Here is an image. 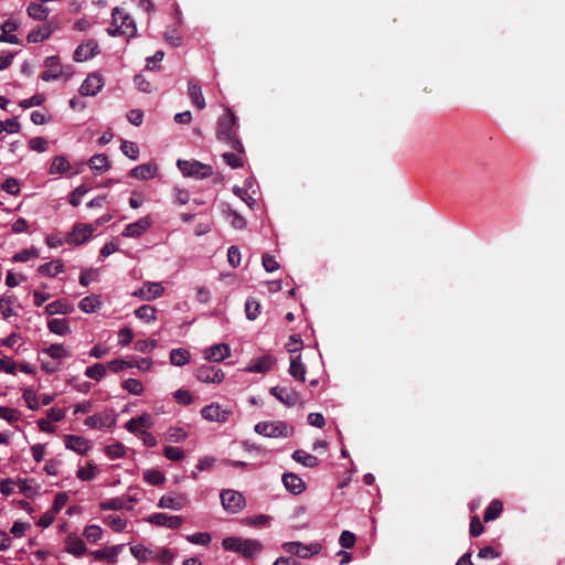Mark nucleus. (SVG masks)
<instances>
[{
  "mask_svg": "<svg viewBox=\"0 0 565 565\" xmlns=\"http://www.w3.org/2000/svg\"><path fill=\"white\" fill-rule=\"evenodd\" d=\"M88 167L95 174H102L109 170L110 163L106 154L99 153L88 160Z\"/></svg>",
  "mask_w": 565,
  "mask_h": 565,
  "instance_id": "obj_30",
  "label": "nucleus"
},
{
  "mask_svg": "<svg viewBox=\"0 0 565 565\" xmlns=\"http://www.w3.org/2000/svg\"><path fill=\"white\" fill-rule=\"evenodd\" d=\"M185 540L191 544L209 545L211 543V535L207 532H196L185 536Z\"/></svg>",
  "mask_w": 565,
  "mask_h": 565,
  "instance_id": "obj_54",
  "label": "nucleus"
},
{
  "mask_svg": "<svg viewBox=\"0 0 565 565\" xmlns=\"http://www.w3.org/2000/svg\"><path fill=\"white\" fill-rule=\"evenodd\" d=\"M86 545L84 541L77 536L68 535L65 539V552L74 556H81L86 553Z\"/></svg>",
  "mask_w": 565,
  "mask_h": 565,
  "instance_id": "obj_26",
  "label": "nucleus"
},
{
  "mask_svg": "<svg viewBox=\"0 0 565 565\" xmlns=\"http://www.w3.org/2000/svg\"><path fill=\"white\" fill-rule=\"evenodd\" d=\"M291 457L295 461H297L308 468H313V467L318 466V463H319V460L316 456H313L305 450H301V449L295 450L292 452Z\"/></svg>",
  "mask_w": 565,
  "mask_h": 565,
  "instance_id": "obj_37",
  "label": "nucleus"
},
{
  "mask_svg": "<svg viewBox=\"0 0 565 565\" xmlns=\"http://www.w3.org/2000/svg\"><path fill=\"white\" fill-rule=\"evenodd\" d=\"M276 364V359L273 355H263L257 359H253L244 371L247 373H266L273 369Z\"/></svg>",
  "mask_w": 565,
  "mask_h": 565,
  "instance_id": "obj_17",
  "label": "nucleus"
},
{
  "mask_svg": "<svg viewBox=\"0 0 565 565\" xmlns=\"http://www.w3.org/2000/svg\"><path fill=\"white\" fill-rule=\"evenodd\" d=\"M152 225L150 216H143L138 221L126 225L122 231V236L137 238L143 235Z\"/></svg>",
  "mask_w": 565,
  "mask_h": 565,
  "instance_id": "obj_15",
  "label": "nucleus"
},
{
  "mask_svg": "<svg viewBox=\"0 0 565 565\" xmlns=\"http://www.w3.org/2000/svg\"><path fill=\"white\" fill-rule=\"evenodd\" d=\"M237 153L233 152H224L222 154L223 160L226 162L227 166H230L233 169H237L244 166L243 159L239 156L241 152L236 151Z\"/></svg>",
  "mask_w": 565,
  "mask_h": 565,
  "instance_id": "obj_60",
  "label": "nucleus"
},
{
  "mask_svg": "<svg viewBox=\"0 0 565 565\" xmlns=\"http://www.w3.org/2000/svg\"><path fill=\"white\" fill-rule=\"evenodd\" d=\"M105 452L106 455L110 458V459H119V458H122L125 457L126 455V448L122 444L120 443H115V444H111V445H108L106 448H105Z\"/></svg>",
  "mask_w": 565,
  "mask_h": 565,
  "instance_id": "obj_55",
  "label": "nucleus"
},
{
  "mask_svg": "<svg viewBox=\"0 0 565 565\" xmlns=\"http://www.w3.org/2000/svg\"><path fill=\"white\" fill-rule=\"evenodd\" d=\"M73 306L65 300L52 301L45 307V312L49 316L54 315H68L73 311Z\"/></svg>",
  "mask_w": 565,
  "mask_h": 565,
  "instance_id": "obj_32",
  "label": "nucleus"
},
{
  "mask_svg": "<svg viewBox=\"0 0 565 565\" xmlns=\"http://www.w3.org/2000/svg\"><path fill=\"white\" fill-rule=\"evenodd\" d=\"M65 447L72 451H75L79 455H85L90 449L89 440L85 439L82 436L77 435H65Z\"/></svg>",
  "mask_w": 565,
  "mask_h": 565,
  "instance_id": "obj_20",
  "label": "nucleus"
},
{
  "mask_svg": "<svg viewBox=\"0 0 565 565\" xmlns=\"http://www.w3.org/2000/svg\"><path fill=\"white\" fill-rule=\"evenodd\" d=\"M145 521L168 529H179L183 523V519L180 515H168L166 513H153L147 516Z\"/></svg>",
  "mask_w": 565,
  "mask_h": 565,
  "instance_id": "obj_13",
  "label": "nucleus"
},
{
  "mask_svg": "<svg viewBox=\"0 0 565 565\" xmlns=\"http://www.w3.org/2000/svg\"><path fill=\"white\" fill-rule=\"evenodd\" d=\"M143 479L152 486H159L163 483L164 476L158 470L148 469L143 472Z\"/></svg>",
  "mask_w": 565,
  "mask_h": 565,
  "instance_id": "obj_59",
  "label": "nucleus"
},
{
  "mask_svg": "<svg viewBox=\"0 0 565 565\" xmlns=\"http://www.w3.org/2000/svg\"><path fill=\"white\" fill-rule=\"evenodd\" d=\"M174 559V554L168 547H161L154 551L153 561H158L161 564L170 565Z\"/></svg>",
  "mask_w": 565,
  "mask_h": 565,
  "instance_id": "obj_52",
  "label": "nucleus"
},
{
  "mask_svg": "<svg viewBox=\"0 0 565 565\" xmlns=\"http://www.w3.org/2000/svg\"><path fill=\"white\" fill-rule=\"evenodd\" d=\"M271 396L284 404L287 407H294L296 405H302L303 401L300 394L291 387L286 386H273L269 390Z\"/></svg>",
  "mask_w": 565,
  "mask_h": 565,
  "instance_id": "obj_7",
  "label": "nucleus"
},
{
  "mask_svg": "<svg viewBox=\"0 0 565 565\" xmlns=\"http://www.w3.org/2000/svg\"><path fill=\"white\" fill-rule=\"evenodd\" d=\"M220 499L223 509L232 514L241 512L246 505L244 495L236 490H222L220 493Z\"/></svg>",
  "mask_w": 565,
  "mask_h": 565,
  "instance_id": "obj_6",
  "label": "nucleus"
},
{
  "mask_svg": "<svg viewBox=\"0 0 565 565\" xmlns=\"http://www.w3.org/2000/svg\"><path fill=\"white\" fill-rule=\"evenodd\" d=\"M1 189L9 194L18 195L20 193V183L15 178H7L1 184Z\"/></svg>",
  "mask_w": 565,
  "mask_h": 565,
  "instance_id": "obj_62",
  "label": "nucleus"
},
{
  "mask_svg": "<svg viewBox=\"0 0 565 565\" xmlns=\"http://www.w3.org/2000/svg\"><path fill=\"white\" fill-rule=\"evenodd\" d=\"M158 507L161 508V509H171V510H181L182 507H183V503L181 500L172 497V495H169V494H166V495H162L158 502Z\"/></svg>",
  "mask_w": 565,
  "mask_h": 565,
  "instance_id": "obj_44",
  "label": "nucleus"
},
{
  "mask_svg": "<svg viewBox=\"0 0 565 565\" xmlns=\"http://www.w3.org/2000/svg\"><path fill=\"white\" fill-rule=\"evenodd\" d=\"M255 431L268 438L289 437L294 429L285 422H259L255 425Z\"/></svg>",
  "mask_w": 565,
  "mask_h": 565,
  "instance_id": "obj_4",
  "label": "nucleus"
},
{
  "mask_svg": "<svg viewBox=\"0 0 565 565\" xmlns=\"http://www.w3.org/2000/svg\"><path fill=\"white\" fill-rule=\"evenodd\" d=\"M177 167L184 177L203 180L213 174L211 166L202 163L198 160H182L177 161Z\"/></svg>",
  "mask_w": 565,
  "mask_h": 565,
  "instance_id": "obj_3",
  "label": "nucleus"
},
{
  "mask_svg": "<svg viewBox=\"0 0 565 565\" xmlns=\"http://www.w3.org/2000/svg\"><path fill=\"white\" fill-rule=\"evenodd\" d=\"M104 86V79L100 75L93 73L89 74L79 87V94L82 96H95Z\"/></svg>",
  "mask_w": 565,
  "mask_h": 565,
  "instance_id": "obj_14",
  "label": "nucleus"
},
{
  "mask_svg": "<svg viewBox=\"0 0 565 565\" xmlns=\"http://www.w3.org/2000/svg\"><path fill=\"white\" fill-rule=\"evenodd\" d=\"M89 191V189L85 185L77 186L74 191L71 192L68 196V202L72 206H78L81 204L82 198Z\"/></svg>",
  "mask_w": 565,
  "mask_h": 565,
  "instance_id": "obj_63",
  "label": "nucleus"
},
{
  "mask_svg": "<svg viewBox=\"0 0 565 565\" xmlns=\"http://www.w3.org/2000/svg\"><path fill=\"white\" fill-rule=\"evenodd\" d=\"M153 426V420L151 415L145 413L138 417H134L129 419L125 424V428L135 435H140V431L147 430Z\"/></svg>",
  "mask_w": 565,
  "mask_h": 565,
  "instance_id": "obj_19",
  "label": "nucleus"
},
{
  "mask_svg": "<svg viewBox=\"0 0 565 565\" xmlns=\"http://www.w3.org/2000/svg\"><path fill=\"white\" fill-rule=\"evenodd\" d=\"M47 328L52 333L57 335H66L71 333V327L66 319L54 318L47 322Z\"/></svg>",
  "mask_w": 565,
  "mask_h": 565,
  "instance_id": "obj_35",
  "label": "nucleus"
},
{
  "mask_svg": "<svg viewBox=\"0 0 565 565\" xmlns=\"http://www.w3.org/2000/svg\"><path fill=\"white\" fill-rule=\"evenodd\" d=\"M96 231L94 224L76 223L68 233L65 242L73 246H78L87 242Z\"/></svg>",
  "mask_w": 565,
  "mask_h": 565,
  "instance_id": "obj_9",
  "label": "nucleus"
},
{
  "mask_svg": "<svg viewBox=\"0 0 565 565\" xmlns=\"http://www.w3.org/2000/svg\"><path fill=\"white\" fill-rule=\"evenodd\" d=\"M201 415L207 422L225 423L232 415V411L217 403H212L201 409Z\"/></svg>",
  "mask_w": 565,
  "mask_h": 565,
  "instance_id": "obj_11",
  "label": "nucleus"
},
{
  "mask_svg": "<svg viewBox=\"0 0 565 565\" xmlns=\"http://www.w3.org/2000/svg\"><path fill=\"white\" fill-rule=\"evenodd\" d=\"M135 499L129 497L127 500L122 498H111L99 504L100 510H131Z\"/></svg>",
  "mask_w": 565,
  "mask_h": 565,
  "instance_id": "obj_23",
  "label": "nucleus"
},
{
  "mask_svg": "<svg viewBox=\"0 0 565 565\" xmlns=\"http://www.w3.org/2000/svg\"><path fill=\"white\" fill-rule=\"evenodd\" d=\"M85 375L95 381H100L106 375V366L102 363H95L86 367Z\"/></svg>",
  "mask_w": 565,
  "mask_h": 565,
  "instance_id": "obj_49",
  "label": "nucleus"
},
{
  "mask_svg": "<svg viewBox=\"0 0 565 565\" xmlns=\"http://www.w3.org/2000/svg\"><path fill=\"white\" fill-rule=\"evenodd\" d=\"M44 64L47 70L41 74L42 81L50 82L57 79L61 76V72L58 71V58L56 56L46 57Z\"/></svg>",
  "mask_w": 565,
  "mask_h": 565,
  "instance_id": "obj_27",
  "label": "nucleus"
},
{
  "mask_svg": "<svg viewBox=\"0 0 565 565\" xmlns=\"http://www.w3.org/2000/svg\"><path fill=\"white\" fill-rule=\"evenodd\" d=\"M113 21L117 28L110 32L111 35L120 34L128 39L136 35L137 28L135 21L119 8H115L113 10Z\"/></svg>",
  "mask_w": 565,
  "mask_h": 565,
  "instance_id": "obj_5",
  "label": "nucleus"
},
{
  "mask_svg": "<svg viewBox=\"0 0 565 565\" xmlns=\"http://www.w3.org/2000/svg\"><path fill=\"white\" fill-rule=\"evenodd\" d=\"M194 376L198 381L207 384H220L225 379L224 372L220 367L213 365L199 366L194 372Z\"/></svg>",
  "mask_w": 565,
  "mask_h": 565,
  "instance_id": "obj_10",
  "label": "nucleus"
},
{
  "mask_svg": "<svg viewBox=\"0 0 565 565\" xmlns=\"http://www.w3.org/2000/svg\"><path fill=\"white\" fill-rule=\"evenodd\" d=\"M186 437L188 433L179 426L170 427L166 433V439L170 443H180L185 440Z\"/></svg>",
  "mask_w": 565,
  "mask_h": 565,
  "instance_id": "obj_47",
  "label": "nucleus"
},
{
  "mask_svg": "<svg viewBox=\"0 0 565 565\" xmlns=\"http://www.w3.org/2000/svg\"><path fill=\"white\" fill-rule=\"evenodd\" d=\"M233 192L236 196L244 201L250 209H254L257 205V201L248 193L246 189L234 186Z\"/></svg>",
  "mask_w": 565,
  "mask_h": 565,
  "instance_id": "obj_64",
  "label": "nucleus"
},
{
  "mask_svg": "<svg viewBox=\"0 0 565 565\" xmlns=\"http://www.w3.org/2000/svg\"><path fill=\"white\" fill-rule=\"evenodd\" d=\"M135 315L138 319L146 322L156 320V309L152 306L143 305L135 310Z\"/></svg>",
  "mask_w": 565,
  "mask_h": 565,
  "instance_id": "obj_46",
  "label": "nucleus"
},
{
  "mask_svg": "<svg viewBox=\"0 0 565 565\" xmlns=\"http://www.w3.org/2000/svg\"><path fill=\"white\" fill-rule=\"evenodd\" d=\"M98 471V466L90 461L86 466L77 469L76 477L82 481H90L97 476Z\"/></svg>",
  "mask_w": 565,
  "mask_h": 565,
  "instance_id": "obj_41",
  "label": "nucleus"
},
{
  "mask_svg": "<svg viewBox=\"0 0 565 565\" xmlns=\"http://www.w3.org/2000/svg\"><path fill=\"white\" fill-rule=\"evenodd\" d=\"M28 15L35 21H44L50 14V9L40 2H31L26 9Z\"/></svg>",
  "mask_w": 565,
  "mask_h": 565,
  "instance_id": "obj_31",
  "label": "nucleus"
},
{
  "mask_svg": "<svg viewBox=\"0 0 565 565\" xmlns=\"http://www.w3.org/2000/svg\"><path fill=\"white\" fill-rule=\"evenodd\" d=\"M502 503L499 500H493L490 502V504L487 507L483 519L486 522L495 520L500 513L502 512Z\"/></svg>",
  "mask_w": 565,
  "mask_h": 565,
  "instance_id": "obj_43",
  "label": "nucleus"
},
{
  "mask_svg": "<svg viewBox=\"0 0 565 565\" xmlns=\"http://www.w3.org/2000/svg\"><path fill=\"white\" fill-rule=\"evenodd\" d=\"M15 301V297L12 295H4L0 299V311L4 319L13 316L12 305Z\"/></svg>",
  "mask_w": 565,
  "mask_h": 565,
  "instance_id": "obj_50",
  "label": "nucleus"
},
{
  "mask_svg": "<svg viewBox=\"0 0 565 565\" xmlns=\"http://www.w3.org/2000/svg\"><path fill=\"white\" fill-rule=\"evenodd\" d=\"M122 548H124L122 544L113 545V546H108V547H105L102 550L92 551L90 555L96 561H106L109 563H116L118 559V555L120 554Z\"/></svg>",
  "mask_w": 565,
  "mask_h": 565,
  "instance_id": "obj_21",
  "label": "nucleus"
},
{
  "mask_svg": "<svg viewBox=\"0 0 565 565\" xmlns=\"http://www.w3.org/2000/svg\"><path fill=\"white\" fill-rule=\"evenodd\" d=\"M282 548L291 555H296L301 558H309L320 553L321 545L319 543L303 544L295 541L284 543Z\"/></svg>",
  "mask_w": 565,
  "mask_h": 565,
  "instance_id": "obj_8",
  "label": "nucleus"
},
{
  "mask_svg": "<svg viewBox=\"0 0 565 565\" xmlns=\"http://www.w3.org/2000/svg\"><path fill=\"white\" fill-rule=\"evenodd\" d=\"M41 354L47 355L52 360H56L58 362L71 355L70 351H67L62 344H52L47 348H44L41 351Z\"/></svg>",
  "mask_w": 565,
  "mask_h": 565,
  "instance_id": "obj_36",
  "label": "nucleus"
},
{
  "mask_svg": "<svg viewBox=\"0 0 565 565\" xmlns=\"http://www.w3.org/2000/svg\"><path fill=\"white\" fill-rule=\"evenodd\" d=\"M260 303L255 299H247L245 303V315L248 320H255L260 313Z\"/></svg>",
  "mask_w": 565,
  "mask_h": 565,
  "instance_id": "obj_53",
  "label": "nucleus"
},
{
  "mask_svg": "<svg viewBox=\"0 0 565 565\" xmlns=\"http://www.w3.org/2000/svg\"><path fill=\"white\" fill-rule=\"evenodd\" d=\"M98 54V44L94 40H88L82 44H79L73 54V60L75 62H85Z\"/></svg>",
  "mask_w": 565,
  "mask_h": 565,
  "instance_id": "obj_18",
  "label": "nucleus"
},
{
  "mask_svg": "<svg viewBox=\"0 0 565 565\" xmlns=\"http://www.w3.org/2000/svg\"><path fill=\"white\" fill-rule=\"evenodd\" d=\"M226 218L230 221L231 225L234 228L242 230L246 226V221L243 216H241L236 211L232 209H227L224 211Z\"/></svg>",
  "mask_w": 565,
  "mask_h": 565,
  "instance_id": "obj_51",
  "label": "nucleus"
},
{
  "mask_svg": "<svg viewBox=\"0 0 565 565\" xmlns=\"http://www.w3.org/2000/svg\"><path fill=\"white\" fill-rule=\"evenodd\" d=\"M70 170V163L64 156H56L53 158L50 173L51 174H62Z\"/></svg>",
  "mask_w": 565,
  "mask_h": 565,
  "instance_id": "obj_42",
  "label": "nucleus"
},
{
  "mask_svg": "<svg viewBox=\"0 0 565 565\" xmlns=\"http://www.w3.org/2000/svg\"><path fill=\"white\" fill-rule=\"evenodd\" d=\"M100 307L102 300L97 295L84 297L78 303V308L85 313L96 312Z\"/></svg>",
  "mask_w": 565,
  "mask_h": 565,
  "instance_id": "obj_33",
  "label": "nucleus"
},
{
  "mask_svg": "<svg viewBox=\"0 0 565 565\" xmlns=\"http://www.w3.org/2000/svg\"><path fill=\"white\" fill-rule=\"evenodd\" d=\"M289 374L297 381H306V367L300 360V356L291 358L289 365Z\"/></svg>",
  "mask_w": 565,
  "mask_h": 565,
  "instance_id": "obj_39",
  "label": "nucleus"
},
{
  "mask_svg": "<svg viewBox=\"0 0 565 565\" xmlns=\"http://www.w3.org/2000/svg\"><path fill=\"white\" fill-rule=\"evenodd\" d=\"M236 125V118L234 114L226 109L218 120L216 126V137L220 141L227 143L235 151L244 152L243 143L236 138L234 127Z\"/></svg>",
  "mask_w": 565,
  "mask_h": 565,
  "instance_id": "obj_1",
  "label": "nucleus"
},
{
  "mask_svg": "<svg viewBox=\"0 0 565 565\" xmlns=\"http://www.w3.org/2000/svg\"><path fill=\"white\" fill-rule=\"evenodd\" d=\"M105 524H107L113 531L121 532L127 526V520L119 515H108L104 519Z\"/></svg>",
  "mask_w": 565,
  "mask_h": 565,
  "instance_id": "obj_45",
  "label": "nucleus"
},
{
  "mask_svg": "<svg viewBox=\"0 0 565 565\" xmlns=\"http://www.w3.org/2000/svg\"><path fill=\"white\" fill-rule=\"evenodd\" d=\"M130 553L134 557H136L139 562H151L153 561L154 551L142 545L136 544L130 546Z\"/></svg>",
  "mask_w": 565,
  "mask_h": 565,
  "instance_id": "obj_38",
  "label": "nucleus"
},
{
  "mask_svg": "<svg viewBox=\"0 0 565 565\" xmlns=\"http://www.w3.org/2000/svg\"><path fill=\"white\" fill-rule=\"evenodd\" d=\"M270 520L271 518L266 514H257L245 518L243 522L250 526H265L270 522Z\"/></svg>",
  "mask_w": 565,
  "mask_h": 565,
  "instance_id": "obj_58",
  "label": "nucleus"
},
{
  "mask_svg": "<svg viewBox=\"0 0 565 565\" xmlns=\"http://www.w3.org/2000/svg\"><path fill=\"white\" fill-rule=\"evenodd\" d=\"M83 536L92 543L99 541L103 536V529L99 525L92 524L85 526L83 531Z\"/></svg>",
  "mask_w": 565,
  "mask_h": 565,
  "instance_id": "obj_48",
  "label": "nucleus"
},
{
  "mask_svg": "<svg viewBox=\"0 0 565 565\" xmlns=\"http://www.w3.org/2000/svg\"><path fill=\"white\" fill-rule=\"evenodd\" d=\"M39 250L35 247L22 249L18 252L13 257V262L24 263L28 262L31 258L38 257Z\"/></svg>",
  "mask_w": 565,
  "mask_h": 565,
  "instance_id": "obj_61",
  "label": "nucleus"
},
{
  "mask_svg": "<svg viewBox=\"0 0 565 565\" xmlns=\"http://www.w3.org/2000/svg\"><path fill=\"white\" fill-rule=\"evenodd\" d=\"M122 388L128 391L130 394H134V395H137V396L141 395L142 392H143V385L137 379H127L122 383Z\"/></svg>",
  "mask_w": 565,
  "mask_h": 565,
  "instance_id": "obj_57",
  "label": "nucleus"
},
{
  "mask_svg": "<svg viewBox=\"0 0 565 565\" xmlns=\"http://www.w3.org/2000/svg\"><path fill=\"white\" fill-rule=\"evenodd\" d=\"M164 292V288L161 282L146 281L140 288L132 292V296L138 297L146 301H151L161 297Z\"/></svg>",
  "mask_w": 565,
  "mask_h": 565,
  "instance_id": "obj_12",
  "label": "nucleus"
},
{
  "mask_svg": "<svg viewBox=\"0 0 565 565\" xmlns=\"http://www.w3.org/2000/svg\"><path fill=\"white\" fill-rule=\"evenodd\" d=\"M191 354L184 348L173 349L170 352V363L175 366H183L190 362Z\"/></svg>",
  "mask_w": 565,
  "mask_h": 565,
  "instance_id": "obj_40",
  "label": "nucleus"
},
{
  "mask_svg": "<svg viewBox=\"0 0 565 565\" xmlns=\"http://www.w3.org/2000/svg\"><path fill=\"white\" fill-rule=\"evenodd\" d=\"M282 483L286 489L294 494L301 493L306 488L302 479L292 472H286L282 475Z\"/></svg>",
  "mask_w": 565,
  "mask_h": 565,
  "instance_id": "obj_25",
  "label": "nucleus"
},
{
  "mask_svg": "<svg viewBox=\"0 0 565 565\" xmlns=\"http://www.w3.org/2000/svg\"><path fill=\"white\" fill-rule=\"evenodd\" d=\"M52 32L53 29L50 24L39 25L28 34L26 41L29 43L44 42L51 36Z\"/></svg>",
  "mask_w": 565,
  "mask_h": 565,
  "instance_id": "obj_29",
  "label": "nucleus"
},
{
  "mask_svg": "<svg viewBox=\"0 0 565 565\" xmlns=\"http://www.w3.org/2000/svg\"><path fill=\"white\" fill-rule=\"evenodd\" d=\"M120 150L125 156L132 160H137L139 157V147L132 141L124 140L121 142Z\"/></svg>",
  "mask_w": 565,
  "mask_h": 565,
  "instance_id": "obj_56",
  "label": "nucleus"
},
{
  "mask_svg": "<svg viewBox=\"0 0 565 565\" xmlns=\"http://www.w3.org/2000/svg\"><path fill=\"white\" fill-rule=\"evenodd\" d=\"M39 274L47 277H55L64 271V264L57 259L39 266Z\"/></svg>",
  "mask_w": 565,
  "mask_h": 565,
  "instance_id": "obj_34",
  "label": "nucleus"
},
{
  "mask_svg": "<svg viewBox=\"0 0 565 565\" xmlns=\"http://www.w3.org/2000/svg\"><path fill=\"white\" fill-rule=\"evenodd\" d=\"M130 177L139 180H150L157 177L158 167L154 163H143L135 167L129 172Z\"/></svg>",
  "mask_w": 565,
  "mask_h": 565,
  "instance_id": "obj_22",
  "label": "nucleus"
},
{
  "mask_svg": "<svg viewBox=\"0 0 565 565\" xmlns=\"http://www.w3.org/2000/svg\"><path fill=\"white\" fill-rule=\"evenodd\" d=\"M188 94L192 102V104L198 109H203L205 107V99L202 93L201 86L194 81H189L188 83Z\"/></svg>",
  "mask_w": 565,
  "mask_h": 565,
  "instance_id": "obj_28",
  "label": "nucleus"
},
{
  "mask_svg": "<svg viewBox=\"0 0 565 565\" xmlns=\"http://www.w3.org/2000/svg\"><path fill=\"white\" fill-rule=\"evenodd\" d=\"M114 418L107 413L94 414L85 419V425L90 428L102 429L114 424Z\"/></svg>",
  "mask_w": 565,
  "mask_h": 565,
  "instance_id": "obj_24",
  "label": "nucleus"
},
{
  "mask_svg": "<svg viewBox=\"0 0 565 565\" xmlns=\"http://www.w3.org/2000/svg\"><path fill=\"white\" fill-rule=\"evenodd\" d=\"M222 546L226 551L239 553L245 558H254L264 550V545L258 540L238 536L223 539Z\"/></svg>",
  "mask_w": 565,
  "mask_h": 565,
  "instance_id": "obj_2",
  "label": "nucleus"
},
{
  "mask_svg": "<svg viewBox=\"0 0 565 565\" xmlns=\"http://www.w3.org/2000/svg\"><path fill=\"white\" fill-rule=\"evenodd\" d=\"M203 356L210 362H222L231 356V348L225 343L213 344L204 349Z\"/></svg>",
  "mask_w": 565,
  "mask_h": 565,
  "instance_id": "obj_16",
  "label": "nucleus"
}]
</instances>
